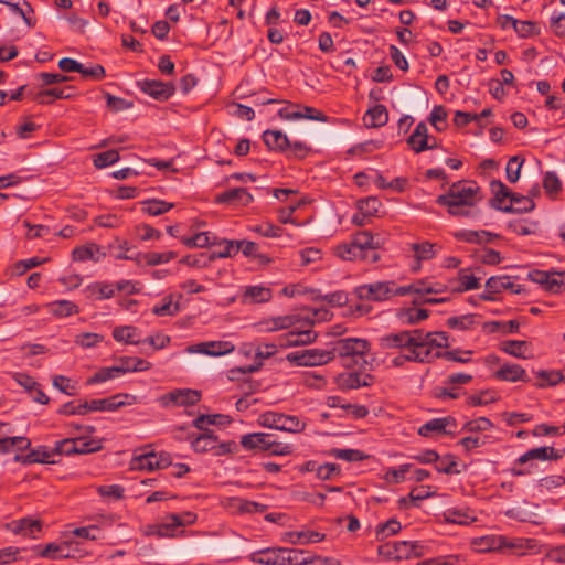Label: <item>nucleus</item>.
<instances>
[{"label":"nucleus","instance_id":"obj_24","mask_svg":"<svg viewBox=\"0 0 565 565\" xmlns=\"http://www.w3.org/2000/svg\"><path fill=\"white\" fill-rule=\"evenodd\" d=\"M414 337H415L414 330L390 333V334L381 337L379 340V344L384 350H390V349L404 350L405 348H408L409 345H412V343L414 341Z\"/></svg>","mask_w":565,"mask_h":565},{"label":"nucleus","instance_id":"obj_47","mask_svg":"<svg viewBox=\"0 0 565 565\" xmlns=\"http://www.w3.org/2000/svg\"><path fill=\"white\" fill-rule=\"evenodd\" d=\"M422 339H425V342L434 350V348H448L449 344V335L445 331H436V332H424L422 330Z\"/></svg>","mask_w":565,"mask_h":565},{"label":"nucleus","instance_id":"obj_41","mask_svg":"<svg viewBox=\"0 0 565 565\" xmlns=\"http://www.w3.org/2000/svg\"><path fill=\"white\" fill-rule=\"evenodd\" d=\"M411 289V294H418V295H437L441 294L446 290V286L439 282H428L426 280H417L411 285H407Z\"/></svg>","mask_w":565,"mask_h":565},{"label":"nucleus","instance_id":"obj_2","mask_svg":"<svg viewBox=\"0 0 565 565\" xmlns=\"http://www.w3.org/2000/svg\"><path fill=\"white\" fill-rule=\"evenodd\" d=\"M371 350V344L362 338H344L331 343L330 355L332 360L340 358L343 365L352 367L367 363L366 355Z\"/></svg>","mask_w":565,"mask_h":565},{"label":"nucleus","instance_id":"obj_19","mask_svg":"<svg viewBox=\"0 0 565 565\" xmlns=\"http://www.w3.org/2000/svg\"><path fill=\"white\" fill-rule=\"evenodd\" d=\"M254 201L253 195L245 188H235L222 193L215 198L218 204L242 205L247 206Z\"/></svg>","mask_w":565,"mask_h":565},{"label":"nucleus","instance_id":"obj_43","mask_svg":"<svg viewBox=\"0 0 565 565\" xmlns=\"http://www.w3.org/2000/svg\"><path fill=\"white\" fill-rule=\"evenodd\" d=\"M73 259L76 262H85L89 259L98 260L105 254L100 252V247L96 244L76 247L73 253Z\"/></svg>","mask_w":565,"mask_h":565},{"label":"nucleus","instance_id":"obj_17","mask_svg":"<svg viewBox=\"0 0 565 565\" xmlns=\"http://www.w3.org/2000/svg\"><path fill=\"white\" fill-rule=\"evenodd\" d=\"M278 116L285 120L309 119L321 122L328 121L327 115L311 106H303L301 110H291L289 107H284L278 110Z\"/></svg>","mask_w":565,"mask_h":565},{"label":"nucleus","instance_id":"obj_12","mask_svg":"<svg viewBox=\"0 0 565 565\" xmlns=\"http://www.w3.org/2000/svg\"><path fill=\"white\" fill-rule=\"evenodd\" d=\"M137 87L158 102L168 100L175 92V86L172 82L149 78L138 81Z\"/></svg>","mask_w":565,"mask_h":565},{"label":"nucleus","instance_id":"obj_50","mask_svg":"<svg viewBox=\"0 0 565 565\" xmlns=\"http://www.w3.org/2000/svg\"><path fill=\"white\" fill-rule=\"evenodd\" d=\"M178 527H181L180 515L171 513L167 515L164 523L158 525L157 534L160 537L174 536L173 531Z\"/></svg>","mask_w":565,"mask_h":565},{"label":"nucleus","instance_id":"obj_5","mask_svg":"<svg viewBox=\"0 0 565 565\" xmlns=\"http://www.w3.org/2000/svg\"><path fill=\"white\" fill-rule=\"evenodd\" d=\"M424 544L418 541H394L380 545L377 553L386 559L401 561L419 557L424 554Z\"/></svg>","mask_w":565,"mask_h":565},{"label":"nucleus","instance_id":"obj_46","mask_svg":"<svg viewBox=\"0 0 565 565\" xmlns=\"http://www.w3.org/2000/svg\"><path fill=\"white\" fill-rule=\"evenodd\" d=\"M137 334H138V329L134 326L116 327L113 330V338L117 342H125L127 344L140 343V341L136 339Z\"/></svg>","mask_w":565,"mask_h":565},{"label":"nucleus","instance_id":"obj_16","mask_svg":"<svg viewBox=\"0 0 565 565\" xmlns=\"http://www.w3.org/2000/svg\"><path fill=\"white\" fill-rule=\"evenodd\" d=\"M337 385L343 391L369 387L374 383V376L370 373L344 372L337 376Z\"/></svg>","mask_w":565,"mask_h":565},{"label":"nucleus","instance_id":"obj_32","mask_svg":"<svg viewBox=\"0 0 565 565\" xmlns=\"http://www.w3.org/2000/svg\"><path fill=\"white\" fill-rule=\"evenodd\" d=\"M72 89L68 88H58V87H52L43 90H39L34 97L33 100L41 105H47L53 102V99H68L72 97V94L67 93V90Z\"/></svg>","mask_w":565,"mask_h":565},{"label":"nucleus","instance_id":"obj_36","mask_svg":"<svg viewBox=\"0 0 565 565\" xmlns=\"http://www.w3.org/2000/svg\"><path fill=\"white\" fill-rule=\"evenodd\" d=\"M181 298L182 295H178L177 300H174V295H169L164 297L161 303L156 305L152 308V313L159 317L177 315L180 311L179 299Z\"/></svg>","mask_w":565,"mask_h":565},{"label":"nucleus","instance_id":"obj_53","mask_svg":"<svg viewBox=\"0 0 565 565\" xmlns=\"http://www.w3.org/2000/svg\"><path fill=\"white\" fill-rule=\"evenodd\" d=\"M46 262V258H40V257H32L29 259H22L17 263H14L11 267V275L12 276H22L28 270L43 264Z\"/></svg>","mask_w":565,"mask_h":565},{"label":"nucleus","instance_id":"obj_7","mask_svg":"<svg viewBox=\"0 0 565 565\" xmlns=\"http://www.w3.org/2000/svg\"><path fill=\"white\" fill-rule=\"evenodd\" d=\"M330 350L318 348L303 349L290 352L286 355V361L296 366H320L332 361Z\"/></svg>","mask_w":565,"mask_h":565},{"label":"nucleus","instance_id":"obj_39","mask_svg":"<svg viewBox=\"0 0 565 565\" xmlns=\"http://www.w3.org/2000/svg\"><path fill=\"white\" fill-rule=\"evenodd\" d=\"M232 418L224 414L200 415L193 422L192 426L199 430L206 431V425H224L231 423Z\"/></svg>","mask_w":565,"mask_h":565},{"label":"nucleus","instance_id":"obj_52","mask_svg":"<svg viewBox=\"0 0 565 565\" xmlns=\"http://www.w3.org/2000/svg\"><path fill=\"white\" fill-rule=\"evenodd\" d=\"M476 319L477 316L472 313L450 317L447 319V326L451 329L469 330L477 323Z\"/></svg>","mask_w":565,"mask_h":565},{"label":"nucleus","instance_id":"obj_40","mask_svg":"<svg viewBox=\"0 0 565 565\" xmlns=\"http://www.w3.org/2000/svg\"><path fill=\"white\" fill-rule=\"evenodd\" d=\"M288 541L291 544H305V543H316L324 540V534L316 531H299V532H289L286 534Z\"/></svg>","mask_w":565,"mask_h":565},{"label":"nucleus","instance_id":"obj_15","mask_svg":"<svg viewBox=\"0 0 565 565\" xmlns=\"http://www.w3.org/2000/svg\"><path fill=\"white\" fill-rule=\"evenodd\" d=\"M456 427L457 422L451 416L433 418L419 427L418 434L424 437H429L433 434L455 435Z\"/></svg>","mask_w":565,"mask_h":565},{"label":"nucleus","instance_id":"obj_28","mask_svg":"<svg viewBox=\"0 0 565 565\" xmlns=\"http://www.w3.org/2000/svg\"><path fill=\"white\" fill-rule=\"evenodd\" d=\"M353 244L365 254V257L367 256V253H372V262H376L379 259L377 254L375 253V249L379 246L377 242H374V236L371 232L362 231L358 232L353 238Z\"/></svg>","mask_w":565,"mask_h":565},{"label":"nucleus","instance_id":"obj_20","mask_svg":"<svg viewBox=\"0 0 565 565\" xmlns=\"http://www.w3.org/2000/svg\"><path fill=\"white\" fill-rule=\"evenodd\" d=\"M490 189L493 194V198L490 201V205L493 209L500 210L502 212L516 211L511 206V204H505V200L509 199V195H513V192L510 191L503 182L500 180H492L490 182Z\"/></svg>","mask_w":565,"mask_h":565},{"label":"nucleus","instance_id":"obj_9","mask_svg":"<svg viewBox=\"0 0 565 565\" xmlns=\"http://www.w3.org/2000/svg\"><path fill=\"white\" fill-rule=\"evenodd\" d=\"M530 540H508L502 535H486L475 541V546L479 552H507L516 548H523Z\"/></svg>","mask_w":565,"mask_h":565},{"label":"nucleus","instance_id":"obj_23","mask_svg":"<svg viewBox=\"0 0 565 565\" xmlns=\"http://www.w3.org/2000/svg\"><path fill=\"white\" fill-rule=\"evenodd\" d=\"M277 436L271 433H252L242 436L241 445L246 450L268 451Z\"/></svg>","mask_w":565,"mask_h":565},{"label":"nucleus","instance_id":"obj_61","mask_svg":"<svg viewBox=\"0 0 565 565\" xmlns=\"http://www.w3.org/2000/svg\"><path fill=\"white\" fill-rule=\"evenodd\" d=\"M177 257L174 252H149L142 255V260L149 266H156L159 264H166Z\"/></svg>","mask_w":565,"mask_h":565},{"label":"nucleus","instance_id":"obj_10","mask_svg":"<svg viewBox=\"0 0 565 565\" xmlns=\"http://www.w3.org/2000/svg\"><path fill=\"white\" fill-rule=\"evenodd\" d=\"M172 465L171 455L168 452L148 451L135 455L130 462V470H147L153 471L157 469H166Z\"/></svg>","mask_w":565,"mask_h":565},{"label":"nucleus","instance_id":"obj_57","mask_svg":"<svg viewBox=\"0 0 565 565\" xmlns=\"http://www.w3.org/2000/svg\"><path fill=\"white\" fill-rule=\"evenodd\" d=\"M220 245H223L222 250L213 252L209 255V260H215L217 258H227L236 255L239 252L238 241L223 239Z\"/></svg>","mask_w":565,"mask_h":565},{"label":"nucleus","instance_id":"obj_48","mask_svg":"<svg viewBox=\"0 0 565 565\" xmlns=\"http://www.w3.org/2000/svg\"><path fill=\"white\" fill-rule=\"evenodd\" d=\"M182 243L186 245L188 247H206L209 245H215L216 244V236L211 235L209 232H201L192 237H184L182 238Z\"/></svg>","mask_w":565,"mask_h":565},{"label":"nucleus","instance_id":"obj_14","mask_svg":"<svg viewBox=\"0 0 565 565\" xmlns=\"http://www.w3.org/2000/svg\"><path fill=\"white\" fill-rule=\"evenodd\" d=\"M407 143L416 153L435 149L438 146L436 138L428 135V127L424 121L417 124L408 137Z\"/></svg>","mask_w":565,"mask_h":565},{"label":"nucleus","instance_id":"obj_29","mask_svg":"<svg viewBox=\"0 0 565 565\" xmlns=\"http://www.w3.org/2000/svg\"><path fill=\"white\" fill-rule=\"evenodd\" d=\"M458 241H462L471 244H483L492 242L498 235L492 234L488 231H471L460 230L454 234Z\"/></svg>","mask_w":565,"mask_h":565},{"label":"nucleus","instance_id":"obj_33","mask_svg":"<svg viewBox=\"0 0 565 565\" xmlns=\"http://www.w3.org/2000/svg\"><path fill=\"white\" fill-rule=\"evenodd\" d=\"M363 119L369 127H382L388 121V111L384 105L377 104L365 113Z\"/></svg>","mask_w":565,"mask_h":565},{"label":"nucleus","instance_id":"obj_35","mask_svg":"<svg viewBox=\"0 0 565 565\" xmlns=\"http://www.w3.org/2000/svg\"><path fill=\"white\" fill-rule=\"evenodd\" d=\"M217 441V436L213 430H206L202 434L193 437L191 440V447L195 452H207L213 451L214 443Z\"/></svg>","mask_w":565,"mask_h":565},{"label":"nucleus","instance_id":"obj_30","mask_svg":"<svg viewBox=\"0 0 565 565\" xmlns=\"http://www.w3.org/2000/svg\"><path fill=\"white\" fill-rule=\"evenodd\" d=\"M499 381L516 382L523 380L526 371L515 363H504L493 373Z\"/></svg>","mask_w":565,"mask_h":565},{"label":"nucleus","instance_id":"obj_44","mask_svg":"<svg viewBox=\"0 0 565 565\" xmlns=\"http://www.w3.org/2000/svg\"><path fill=\"white\" fill-rule=\"evenodd\" d=\"M49 312L57 318L68 317L73 313H77V306L70 300H58L49 303L47 306Z\"/></svg>","mask_w":565,"mask_h":565},{"label":"nucleus","instance_id":"obj_51","mask_svg":"<svg viewBox=\"0 0 565 565\" xmlns=\"http://www.w3.org/2000/svg\"><path fill=\"white\" fill-rule=\"evenodd\" d=\"M529 344L526 341L508 340L500 343V349L515 358H525Z\"/></svg>","mask_w":565,"mask_h":565},{"label":"nucleus","instance_id":"obj_27","mask_svg":"<svg viewBox=\"0 0 565 565\" xmlns=\"http://www.w3.org/2000/svg\"><path fill=\"white\" fill-rule=\"evenodd\" d=\"M444 520L447 523L468 525L477 520L475 513L469 508H448L443 512Z\"/></svg>","mask_w":565,"mask_h":565},{"label":"nucleus","instance_id":"obj_60","mask_svg":"<svg viewBox=\"0 0 565 565\" xmlns=\"http://www.w3.org/2000/svg\"><path fill=\"white\" fill-rule=\"evenodd\" d=\"M435 469L440 473L454 475L459 473L457 461L452 455H446L435 461Z\"/></svg>","mask_w":565,"mask_h":565},{"label":"nucleus","instance_id":"obj_59","mask_svg":"<svg viewBox=\"0 0 565 565\" xmlns=\"http://www.w3.org/2000/svg\"><path fill=\"white\" fill-rule=\"evenodd\" d=\"M401 529V523L396 519H391L376 526V539L377 541H383L390 535L398 533Z\"/></svg>","mask_w":565,"mask_h":565},{"label":"nucleus","instance_id":"obj_22","mask_svg":"<svg viewBox=\"0 0 565 565\" xmlns=\"http://www.w3.org/2000/svg\"><path fill=\"white\" fill-rule=\"evenodd\" d=\"M414 341L411 347L416 348L415 363H431L436 359H440L441 351H434L425 342V339H422V330H414Z\"/></svg>","mask_w":565,"mask_h":565},{"label":"nucleus","instance_id":"obj_8","mask_svg":"<svg viewBox=\"0 0 565 565\" xmlns=\"http://www.w3.org/2000/svg\"><path fill=\"white\" fill-rule=\"evenodd\" d=\"M532 282L537 285L534 289L532 288V294L541 291L559 294L565 288V273L532 269Z\"/></svg>","mask_w":565,"mask_h":565},{"label":"nucleus","instance_id":"obj_6","mask_svg":"<svg viewBox=\"0 0 565 565\" xmlns=\"http://www.w3.org/2000/svg\"><path fill=\"white\" fill-rule=\"evenodd\" d=\"M257 422L263 427L287 433H300L306 428V424L297 416L273 411L260 414Z\"/></svg>","mask_w":565,"mask_h":565},{"label":"nucleus","instance_id":"obj_13","mask_svg":"<svg viewBox=\"0 0 565 565\" xmlns=\"http://www.w3.org/2000/svg\"><path fill=\"white\" fill-rule=\"evenodd\" d=\"M136 396L130 394H115L107 398L87 401L89 412H114L125 405L135 403Z\"/></svg>","mask_w":565,"mask_h":565},{"label":"nucleus","instance_id":"obj_21","mask_svg":"<svg viewBox=\"0 0 565 565\" xmlns=\"http://www.w3.org/2000/svg\"><path fill=\"white\" fill-rule=\"evenodd\" d=\"M234 344L228 341L202 342L188 348L191 353H202L211 356H220L233 352Z\"/></svg>","mask_w":565,"mask_h":565},{"label":"nucleus","instance_id":"obj_55","mask_svg":"<svg viewBox=\"0 0 565 565\" xmlns=\"http://www.w3.org/2000/svg\"><path fill=\"white\" fill-rule=\"evenodd\" d=\"M88 291L92 296H95L96 299H109L115 295V286L113 284L107 282H95L87 287Z\"/></svg>","mask_w":565,"mask_h":565},{"label":"nucleus","instance_id":"obj_34","mask_svg":"<svg viewBox=\"0 0 565 565\" xmlns=\"http://www.w3.org/2000/svg\"><path fill=\"white\" fill-rule=\"evenodd\" d=\"M273 292L263 286H248L243 294V301L250 303H263L271 299Z\"/></svg>","mask_w":565,"mask_h":565},{"label":"nucleus","instance_id":"obj_62","mask_svg":"<svg viewBox=\"0 0 565 565\" xmlns=\"http://www.w3.org/2000/svg\"><path fill=\"white\" fill-rule=\"evenodd\" d=\"M382 206L381 201L375 196H369L358 201V209L367 217L374 216L380 207Z\"/></svg>","mask_w":565,"mask_h":565},{"label":"nucleus","instance_id":"obj_64","mask_svg":"<svg viewBox=\"0 0 565 565\" xmlns=\"http://www.w3.org/2000/svg\"><path fill=\"white\" fill-rule=\"evenodd\" d=\"M119 153L117 150H107L100 153H97L94 157V164L98 169L106 168L119 160Z\"/></svg>","mask_w":565,"mask_h":565},{"label":"nucleus","instance_id":"obj_31","mask_svg":"<svg viewBox=\"0 0 565 565\" xmlns=\"http://www.w3.org/2000/svg\"><path fill=\"white\" fill-rule=\"evenodd\" d=\"M264 143L270 149L285 152L290 146L288 137L280 130H266L263 134Z\"/></svg>","mask_w":565,"mask_h":565},{"label":"nucleus","instance_id":"obj_42","mask_svg":"<svg viewBox=\"0 0 565 565\" xmlns=\"http://www.w3.org/2000/svg\"><path fill=\"white\" fill-rule=\"evenodd\" d=\"M429 311L427 309L403 308L398 311L397 318L406 324H416L427 319Z\"/></svg>","mask_w":565,"mask_h":565},{"label":"nucleus","instance_id":"obj_63","mask_svg":"<svg viewBox=\"0 0 565 565\" xmlns=\"http://www.w3.org/2000/svg\"><path fill=\"white\" fill-rule=\"evenodd\" d=\"M543 188L545 192L555 198L562 190V182L555 172H546L543 178Z\"/></svg>","mask_w":565,"mask_h":565},{"label":"nucleus","instance_id":"obj_3","mask_svg":"<svg viewBox=\"0 0 565 565\" xmlns=\"http://www.w3.org/2000/svg\"><path fill=\"white\" fill-rule=\"evenodd\" d=\"M308 557V551L289 547H267L249 555L252 562L260 565H306Z\"/></svg>","mask_w":565,"mask_h":565},{"label":"nucleus","instance_id":"obj_11","mask_svg":"<svg viewBox=\"0 0 565 565\" xmlns=\"http://www.w3.org/2000/svg\"><path fill=\"white\" fill-rule=\"evenodd\" d=\"M202 393L192 388H175L160 397V404L168 406H193L201 401Z\"/></svg>","mask_w":565,"mask_h":565},{"label":"nucleus","instance_id":"obj_38","mask_svg":"<svg viewBox=\"0 0 565 565\" xmlns=\"http://www.w3.org/2000/svg\"><path fill=\"white\" fill-rule=\"evenodd\" d=\"M411 248L414 252L415 259L418 264L414 270L419 268V264L422 262L433 259L437 254L436 244H431L426 241L422 243H413L411 244Z\"/></svg>","mask_w":565,"mask_h":565},{"label":"nucleus","instance_id":"obj_25","mask_svg":"<svg viewBox=\"0 0 565 565\" xmlns=\"http://www.w3.org/2000/svg\"><path fill=\"white\" fill-rule=\"evenodd\" d=\"M6 427H8V424L0 422V454H8L13 448H17L18 450L21 451L30 448L31 441L26 437H10L8 436L10 430H3Z\"/></svg>","mask_w":565,"mask_h":565},{"label":"nucleus","instance_id":"obj_56","mask_svg":"<svg viewBox=\"0 0 565 565\" xmlns=\"http://www.w3.org/2000/svg\"><path fill=\"white\" fill-rule=\"evenodd\" d=\"M330 454L337 459H341L348 462L362 461L367 458V455L358 449L334 448L330 451Z\"/></svg>","mask_w":565,"mask_h":565},{"label":"nucleus","instance_id":"obj_4","mask_svg":"<svg viewBox=\"0 0 565 565\" xmlns=\"http://www.w3.org/2000/svg\"><path fill=\"white\" fill-rule=\"evenodd\" d=\"M354 292L361 300L385 301L395 296L409 295L411 289L407 285L397 286L395 281H375L356 287Z\"/></svg>","mask_w":565,"mask_h":565},{"label":"nucleus","instance_id":"obj_1","mask_svg":"<svg viewBox=\"0 0 565 565\" xmlns=\"http://www.w3.org/2000/svg\"><path fill=\"white\" fill-rule=\"evenodd\" d=\"M482 200L481 189L476 181L460 180L454 182L448 191L436 199V203L447 207L452 216H469L470 207Z\"/></svg>","mask_w":565,"mask_h":565},{"label":"nucleus","instance_id":"obj_45","mask_svg":"<svg viewBox=\"0 0 565 565\" xmlns=\"http://www.w3.org/2000/svg\"><path fill=\"white\" fill-rule=\"evenodd\" d=\"M335 255L343 260H356L364 259L365 254L362 253L351 241L350 243H343L335 247Z\"/></svg>","mask_w":565,"mask_h":565},{"label":"nucleus","instance_id":"obj_18","mask_svg":"<svg viewBox=\"0 0 565 565\" xmlns=\"http://www.w3.org/2000/svg\"><path fill=\"white\" fill-rule=\"evenodd\" d=\"M317 333L312 330L296 331L291 330L278 337V343L281 349L307 345L316 341Z\"/></svg>","mask_w":565,"mask_h":565},{"label":"nucleus","instance_id":"obj_54","mask_svg":"<svg viewBox=\"0 0 565 565\" xmlns=\"http://www.w3.org/2000/svg\"><path fill=\"white\" fill-rule=\"evenodd\" d=\"M52 455V450H47L45 447H41L38 449L31 450L25 457H23V463H50L52 462L50 458Z\"/></svg>","mask_w":565,"mask_h":565},{"label":"nucleus","instance_id":"obj_58","mask_svg":"<svg viewBox=\"0 0 565 565\" xmlns=\"http://www.w3.org/2000/svg\"><path fill=\"white\" fill-rule=\"evenodd\" d=\"M562 451L554 447L543 446L532 448V460H559Z\"/></svg>","mask_w":565,"mask_h":565},{"label":"nucleus","instance_id":"obj_49","mask_svg":"<svg viewBox=\"0 0 565 565\" xmlns=\"http://www.w3.org/2000/svg\"><path fill=\"white\" fill-rule=\"evenodd\" d=\"M142 211L151 216L164 214L173 207V203L161 200H147L142 202Z\"/></svg>","mask_w":565,"mask_h":565},{"label":"nucleus","instance_id":"obj_26","mask_svg":"<svg viewBox=\"0 0 565 565\" xmlns=\"http://www.w3.org/2000/svg\"><path fill=\"white\" fill-rule=\"evenodd\" d=\"M14 534H20L25 537L35 539L38 534L42 531V523L40 520H34L31 518H23L20 520H14L7 525Z\"/></svg>","mask_w":565,"mask_h":565},{"label":"nucleus","instance_id":"obj_37","mask_svg":"<svg viewBox=\"0 0 565 565\" xmlns=\"http://www.w3.org/2000/svg\"><path fill=\"white\" fill-rule=\"evenodd\" d=\"M563 371L541 370L535 373V385L540 388L552 387L562 383Z\"/></svg>","mask_w":565,"mask_h":565}]
</instances>
